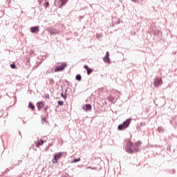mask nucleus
I'll return each mask as SVG.
<instances>
[{"instance_id": "1", "label": "nucleus", "mask_w": 177, "mask_h": 177, "mask_svg": "<svg viewBox=\"0 0 177 177\" xmlns=\"http://www.w3.org/2000/svg\"><path fill=\"white\" fill-rule=\"evenodd\" d=\"M139 146H140V142L138 141L136 143H132L130 140L127 142V145L126 150L128 151L130 154H133L134 151H138L139 149Z\"/></svg>"}, {"instance_id": "2", "label": "nucleus", "mask_w": 177, "mask_h": 177, "mask_svg": "<svg viewBox=\"0 0 177 177\" xmlns=\"http://www.w3.org/2000/svg\"><path fill=\"white\" fill-rule=\"evenodd\" d=\"M131 119H127L126 121L123 122V124H119L118 129L119 131H123V129H125L126 128H128L129 127V124H131Z\"/></svg>"}, {"instance_id": "3", "label": "nucleus", "mask_w": 177, "mask_h": 177, "mask_svg": "<svg viewBox=\"0 0 177 177\" xmlns=\"http://www.w3.org/2000/svg\"><path fill=\"white\" fill-rule=\"evenodd\" d=\"M63 156V153L59 152L55 154L54 158L53 159V164H57V160H59V158H62Z\"/></svg>"}, {"instance_id": "4", "label": "nucleus", "mask_w": 177, "mask_h": 177, "mask_svg": "<svg viewBox=\"0 0 177 177\" xmlns=\"http://www.w3.org/2000/svg\"><path fill=\"white\" fill-rule=\"evenodd\" d=\"M65 67H67V64H66V62L62 63L60 66H57L55 68L54 71H55V73H57V71H63V69Z\"/></svg>"}, {"instance_id": "5", "label": "nucleus", "mask_w": 177, "mask_h": 177, "mask_svg": "<svg viewBox=\"0 0 177 177\" xmlns=\"http://www.w3.org/2000/svg\"><path fill=\"white\" fill-rule=\"evenodd\" d=\"M162 84V79L161 78H156L155 82H153V86L155 87L160 86Z\"/></svg>"}, {"instance_id": "6", "label": "nucleus", "mask_w": 177, "mask_h": 177, "mask_svg": "<svg viewBox=\"0 0 177 177\" xmlns=\"http://www.w3.org/2000/svg\"><path fill=\"white\" fill-rule=\"evenodd\" d=\"M84 68L86 70L88 75H90L92 71H93V70H92V68H90L89 66H88L87 65H84Z\"/></svg>"}, {"instance_id": "7", "label": "nucleus", "mask_w": 177, "mask_h": 177, "mask_svg": "<svg viewBox=\"0 0 177 177\" xmlns=\"http://www.w3.org/2000/svg\"><path fill=\"white\" fill-rule=\"evenodd\" d=\"M44 106H45V104H44L43 102H39L37 103V107L38 110H40L41 109H44Z\"/></svg>"}, {"instance_id": "8", "label": "nucleus", "mask_w": 177, "mask_h": 177, "mask_svg": "<svg viewBox=\"0 0 177 177\" xmlns=\"http://www.w3.org/2000/svg\"><path fill=\"white\" fill-rule=\"evenodd\" d=\"M31 32H38L39 31V28L37 26L30 28Z\"/></svg>"}, {"instance_id": "9", "label": "nucleus", "mask_w": 177, "mask_h": 177, "mask_svg": "<svg viewBox=\"0 0 177 177\" xmlns=\"http://www.w3.org/2000/svg\"><path fill=\"white\" fill-rule=\"evenodd\" d=\"M84 109L86 110V111H91V110H92V106L91 104H86Z\"/></svg>"}, {"instance_id": "10", "label": "nucleus", "mask_w": 177, "mask_h": 177, "mask_svg": "<svg viewBox=\"0 0 177 177\" xmlns=\"http://www.w3.org/2000/svg\"><path fill=\"white\" fill-rule=\"evenodd\" d=\"M44 145V140H41L39 142H36L37 147H39V146H42Z\"/></svg>"}, {"instance_id": "11", "label": "nucleus", "mask_w": 177, "mask_h": 177, "mask_svg": "<svg viewBox=\"0 0 177 177\" xmlns=\"http://www.w3.org/2000/svg\"><path fill=\"white\" fill-rule=\"evenodd\" d=\"M104 63H109L110 64V58L109 57H104Z\"/></svg>"}, {"instance_id": "12", "label": "nucleus", "mask_w": 177, "mask_h": 177, "mask_svg": "<svg viewBox=\"0 0 177 177\" xmlns=\"http://www.w3.org/2000/svg\"><path fill=\"white\" fill-rule=\"evenodd\" d=\"M28 108L31 109V110H35V106L34 105H32V103H31V102H29Z\"/></svg>"}, {"instance_id": "13", "label": "nucleus", "mask_w": 177, "mask_h": 177, "mask_svg": "<svg viewBox=\"0 0 177 177\" xmlns=\"http://www.w3.org/2000/svg\"><path fill=\"white\" fill-rule=\"evenodd\" d=\"M76 80H77V81H81V80H82L81 75H77Z\"/></svg>"}, {"instance_id": "14", "label": "nucleus", "mask_w": 177, "mask_h": 177, "mask_svg": "<svg viewBox=\"0 0 177 177\" xmlns=\"http://www.w3.org/2000/svg\"><path fill=\"white\" fill-rule=\"evenodd\" d=\"M62 5L61 6H63V5H65V3H67V0H60Z\"/></svg>"}, {"instance_id": "15", "label": "nucleus", "mask_w": 177, "mask_h": 177, "mask_svg": "<svg viewBox=\"0 0 177 177\" xmlns=\"http://www.w3.org/2000/svg\"><path fill=\"white\" fill-rule=\"evenodd\" d=\"M80 161H81V158H79L77 159H75L72 162H78Z\"/></svg>"}, {"instance_id": "16", "label": "nucleus", "mask_w": 177, "mask_h": 177, "mask_svg": "<svg viewBox=\"0 0 177 177\" xmlns=\"http://www.w3.org/2000/svg\"><path fill=\"white\" fill-rule=\"evenodd\" d=\"M44 6L45 8H48L49 7V2L46 1L45 3H44Z\"/></svg>"}, {"instance_id": "17", "label": "nucleus", "mask_w": 177, "mask_h": 177, "mask_svg": "<svg viewBox=\"0 0 177 177\" xmlns=\"http://www.w3.org/2000/svg\"><path fill=\"white\" fill-rule=\"evenodd\" d=\"M58 104L59 106H63V104H64V102L63 101H59Z\"/></svg>"}, {"instance_id": "18", "label": "nucleus", "mask_w": 177, "mask_h": 177, "mask_svg": "<svg viewBox=\"0 0 177 177\" xmlns=\"http://www.w3.org/2000/svg\"><path fill=\"white\" fill-rule=\"evenodd\" d=\"M11 68H16V65L15 64H12L10 65Z\"/></svg>"}, {"instance_id": "19", "label": "nucleus", "mask_w": 177, "mask_h": 177, "mask_svg": "<svg viewBox=\"0 0 177 177\" xmlns=\"http://www.w3.org/2000/svg\"><path fill=\"white\" fill-rule=\"evenodd\" d=\"M45 99H50L49 94H46L45 95Z\"/></svg>"}, {"instance_id": "20", "label": "nucleus", "mask_w": 177, "mask_h": 177, "mask_svg": "<svg viewBox=\"0 0 177 177\" xmlns=\"http://www.w3.org/2000/svg\"><path fill=\"white\" fill-rule=\"evenodd\" d=\"M109 56H110V54L109 53V52H106L105 57H109Z\"/></svg>"}, {"instance_id": "21", "label": "nucleus", "mask_w": 177, "mask_h": 177, "mask_svg": "<svg viewBox=\"0 0 177 177\" xmlns=\"http://www.w3.org/2000/svg\"><path fill=\"white\" fill-rule=\"evenodd\" d=\"M61 95L64 97V99H66V95H64V94H63V93L61 94Z\"/></svg>"}, {"instance_id": "22", "label": "nucleus", "mask_w": 177, "mask_h": 177, "mask_svg": "<svg viewBox=\"0 0 177 177\" xmlns=\"http://www.w3.org/2000/svg\"><path fill=\"white\" fill-rule=\"evenodd\" d=\"M39 3H42V0H38Z\"/></svg>"}, {"instance_id": "23", "label": "nucleus", "mask_w": 177, "mask_h": 177, "mask_svg": "<svg viewBox=\"0 0 177 177\" xmlns=\"http://www.w3.org/2000/svg\"><path fill=\"white\" fill-rule=\"evenodd\" d=\"M133 2H136V0H131Z\"/></svg>"}]
</instances>
